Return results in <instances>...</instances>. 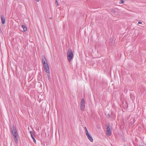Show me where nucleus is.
Instances as JSON below:
<instances>
[{
	"label": "nucleus",
	"instance_id": "f257e3e1",
	"mask_svg": "<svg viewBox=\"0 0 146 146\" xmlns=\"http://www.w3.org/2000/svg\"><path fill=\"white\" fill-rule=\"evenodd\" d=\"M42 61L43 66L45 72L48 73L50 72L49 66L47 62V60L45 56H42Z\"/></svg>",
	"mask_w": 146,
	"mask_h": 146
},
{
	"label": "nucleus",
	"instance_id": "f03ea898",
	"mask_svg": "<svg viewBox=\"0 0 146 146\" xmlns=\"http://www.w3.org/2000/svg\"><path fill=\"white\" fill-rule=\"evenodd\" d=\"M67 58L69 62H70L74 58V54L72 50H68L67 53Z\"/></svg>",
	"mask_w": 146,
	"mask_h": 146
},
{
	"label": "nucleus",
	"instance_id": "7ed1b4c3",
	"mask_svg": "<svg viewBox=\"0 0 146 146\" xmlns=\"http://www.w3.org/2000/svg\"><path fill=\"white\" fill-rule=\"evenodd\" d=\"M85 108V100L84 99H82L81 100L80 105V109L81 110H84V108Z\"/></svg>",
	"mask_w": 146,
	"mask_h": 146
},
{
	"label": "nucleus",
	"instance_id": "20e7f679",
	"mask_svg": "<svg viewBox=\"0 0 146 146\" xmlns=\"http://www.w3.org/2000/svg\"><path fill=\"white\" fill-rule=\"evenodd\" d=\"M11 131L13 136H17V129L14 126H13L11 128Z\"/></svg>",
	"mask_w": 146,
	"mask_h": 146
},
{
	"label": "nucleus",
	"instance_id": "39448f33",
	"mask_svg": "<svg viewBox=\"0 0 146 146\" xmlns=\"http://www.w3.org/2000/svg\"><path fill=\"white\" fill-rule=\"evenodd\" d=\"M111 134V131L110 129L109 125H108L106 128V134L108 136H110Z\"/></svg>",
	"mask_w": 146,
	"mask_h": 146
},
{
	"label": "nucleus",
	"instance_id": "423d86ee",
	"mask_svg": "<svg viewBox=\"0 0 146 146\" xmlns=\"http://www.w3.org/2000/svg\"><path fill=\"white\" fill-rule=\"evenodd\" d=\"M1 23L3 24H4L5 23V19L4 17V15L1 16Z\"/></svg>",
	"mask_w": 146,
	"mask_h": 146
},
{
	"label": "nucleus",
	"instance_id": "0eeeda50",
	"mask_svg": "<svg viewBox=\"0 0 146 146\" xmlns=\"http://www.w3.org/2000/svg\"><path fill=\"white\" fill-rule=\"evenodd\" d=\"M88 139L91 142H92L93 141V139L92 136L90 134H88L86 135Z\"/></svg>",
	"mask_w": 146,
	"mask_h": 146
},
{
	"label": "nucleus",
	"instance_id": "6e6552de",
	"mask_svg": "<svg viewBox=\"0 0 146 146\" xmlns=\"http://www.w3.org/2000/svg\"><path fill=\"white\" fill-rule=\"evenodd\" d=\"M21 27L23 29L24 31L25 32L27 30V28L25 25H22Z\"/></svg>",
	"mask_w": 146,
	"mask_h": 146
},
{
	"label": "nucleus",
	"instance_id": "1a4fd4ad",
	"mask_svg": "<svg viewBox=\"0 0 146 146\" xmlns=\"http://www.w3.org/2000/svg\"><path fill=\"white\" fill-rule=\"evenodd\" d=\"M17 136H14L13 139L16 143L18 142Z\"/></svg>",
	"mask_w": 146,
	"mask_h": 146
},
{
	"label": "nucleus",
	"instance_id": "9d476101",
	"mask_svg": "<svg viewBox=\"0 0 146 146\" xmlns=\"http://www.w3.org/2000/svg\"><path fill=\"white\" fill-rule=\"evenodd\" d=\"M30 132V133L31 134V136H32V135H35V133L34 132H33L32 131H29Z\"/></svg>",
	"mask_w": 146,
	"mask_h": 146
},
{
	"label": "nucleus",
	"instance_id": "9b49d317",
	"mask_svg": "<svg viewBox=\"0 0 146 146\" xmlns=\"http://www.w3.org/2000/svg\"><path fill=\"white\" fill-rule=\"evenodd\" d=\"M31 137L32 139H33L34 143H36V140L34 137V135H32V136H31Z\"/></svg>",
	"mask_w": 146,
	"mask_h": 146
},
{
	"label": "nucleus",
	"instance_id": "f8f14e48",
	"mask_svg": "<svg viewBox=\"0 0 146 146\" xmlns=\"http://www.w3.org/2000/svg\"><path fill=\"white\" fill-rule=\"evenodd\" d=\"M48 73V74H47V76L48 77V79H49V78H50V72H48V73Z\"/></svg>",
	"mask_w": 146,
	"mask_h": 146
},
{
	"label": "nucleus",
	"instance_id": "ddd939ff",
	"mask_svg": "<svg viewBox=\"0 0 146 146\" xmlns=\"http://www.w3.org/2000/svg\"><path fill=\"white\" fill-rule=\"evenodd\" d=\"M124 1L123 0H121L119 2V3L120 4H123L124 3Z\"/></svg>",
	"mask_w": 146,
	"mask_h": 146
},
{
	"label": "nucleus",
	"instance_id": "4468645a",
	"mask_svg": "<svg viewBox=\"0 0 146 146\" xmlns=\"http://www.w3.org/2000/svg\"><path fill=\"white\" fill-rule=\"evenodd\" d=\"M55 3L56 4L57 6H58L59 5V4L58 3V2L57 0H56Z\"/></svg>",
	"mask_w": 146,
	"mask_h": 146
},
{
	"label": "nucleus",
	"instance_id": "2eb2a0df",
	"mask_svg": "<svg viewBox=\"0 0 146 146\" xmlns=\"http://www.w3.org/2000/svg\"><path fill=\"white\" fill-rule=\"evenodd\" d=\"M85 131L86 135L89 134L87 129H86L85 130Z\"/></svg>",
	"mask_w": 146,
	"mask_h": 146
},
{
	"label": "nucleus",
	"instance_id": "dca6fc26",
	"mask_svg": "<svg viewBox=\"0 0 146 146\" xmlns=\"http://www.w3.org/2000/svg\"><path fill=\"white\" fill-rule=\"evenodd\" d=\"M85 131L86 135L89 134L87 129H86L85 130Z\"/></svg>",
	"mask_w": 146,
	"mask_h": 146
},
{
	"label": "nucleus",
	"instance_id": "f3484780",
	"mask_svg": "<svg viewBox=\"0 0 146 146\" xmlns=\"http://www.w3.org/2000/svg\"><path fill=\"white\" fill-rule=\"evenodd\" d=\"M138 24H142V23L140 21H139L138 22Z\"/></svg>",
	"mask_w": 146,
	"mask_h": 146
},
{
	"label": "nucleus",
	"instance_id": "a211bd4d",
	"mask_svg": "<svg viewBox=\"0 0 146 146\" xmlns=\"http://www.w3.org/2000/svg\"><path fill=\"white\" fill-rule=\"evenodd\" d=\"M84 128H85V130H86V129H87L86 127H85Z\"/></svg>",
	"mask_w": 146,
	"mask_h": 146
},
{
	"label": "nucleus",
	"instance_id": "6ab92c4d",
	"mask_svg": "<svg viewBox=\"0 0 146 146\" xmlns=\"http://www.w3.org/2000/svg\"><path fill=\"white\" fill-rule=\"evenodd\" d=\"M36 0V1H39L40 0Z\"/></svg>",
	"mask_w": 146,
	"mask_h": 146
},
{
	"label": "nucleus",
	"instance_id": "aec40b11",
	"mask_svg": "<svg viewBox=\"0 0 146 146\" xmlns=\"http://www.w3.org/2000/svg\"><path fill=\"white\" fill-rule=\"evenodd\" d=\"M139 146H144L143 145H140Z\"/></svg>",
	"mask_w": 146,
	"mask_h": 146
},
{
	"label": "nucleus",
	"instance_id": "412c9836",
	"mask_svg": "<svg viewBox=\"0 0 146 146\" xmlns=\"http://www.w3.org/2000/svg\"><path fill=\"white\" fill-rule=\"evenodd\" d=\"M108 115V116L109 117H110V115L109 114V115Z\"/></svg>",
	"mask_w": 146,
	"mask_h": 146
}]
</instances>
